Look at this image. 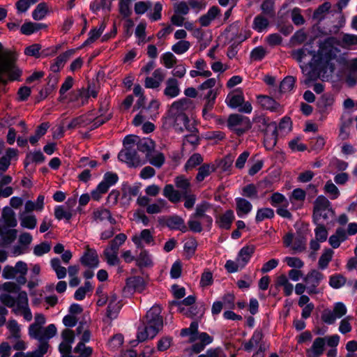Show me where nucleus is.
Masks as SVG:
<instances>
[{"mask_svg": "<svg viewBox=\"0 0 357 357\" xmlns=\"http://www.w3.org/2000/svg\"><path fill=\"white\" fill-rule=\"evenodd\" d=\"M338 40L331 36L320 41L317 51L310 44L292 51V57L299 63L302 73L307 77L304 83L308 85L319 77L326 78L335 70L340 50Z\"/></svg>", "mask_w": 357, "mask_h": 357, "instance_id": "nucleus-1", "label": "nucleus"}, {"mask_svg": "<svg viewBox=\"0 0 357 357\" xmlns=\"http://www.w3.org/2000/svg\"><path fill=\"white\" fill-rule=\"evenodd\" d=\"M2 303L12 308V311L16 315L23 316L24 320L30 321L33 319V314L29 305L28 296L26 291L19 289L0 296Z\"/></svg>", "mask_w": 357, "mask_h": 357, "instance_id": "nucleus-2", "label": "nucleus"}, {"mask_svg": "<svg viewBox=\"0 0 357 357\" xmlns=\"http://www.w3.org/2000/svg\"><path fill=\"white\" fill-rule=\"evenodd\" d=\"M160 313L161 309L158 305H153L146 312V326L142 328H139L136 340L137 342L155 337L162 329L163 319Z\"/></svg>", "mask_w": 357, "mask_h": 357, "instance_id": "nucleus-3", "label": "nucleus"}, {"mask_svg": "<svg viewBox=\"0 0 357 357\" xmlns=\"http://www.w3.org/2000/svg\"><path fill=\"white\" fill-rule=\"evenodd\" d=\"M3 45L0 43V82L7 77L9 80H18L21 76V70L14 63L15 55L8 50L1 54Z\"/></svg>", "mask_w": 357, "mask_h": 357, "instance_id": "nucleus-4", "label": "nucleus"}, {"mask_svg": "<svg viewBox=\"0 0 357 357\" xmlns=\"http://www.w3.org/2000/svg\"><path fill=\"white\" fill-rule=\"evenodd\" d=\"M333 213L331 202L323 195L317 197L314 203L313 219L315 224L324 223Z\"/></svg>", "mask_w": 357, "mask_h": 357, "instance_id": "nucleus-5", "label": "nucleus"}, {"mask_svg": "<svg viewBox=\"0 0 357 357\" xmlns=\"http://www.w3.org/2000/svg\"><path fill=\"white\" fill-rule=\"evenodd\" d=\"M17 225L15 212L8 207H5L2 213V225L1 227V235H5L15 239L17 234V229H14Z\"/></svg>", "mask_w": 357, "mask_h": 357, "instance_id": "nucleus-6", "label": "nucleus"}, {"mask_svg": "<svg viewBox=\"0 0 357 357\" xmlns=\"http://www.w3.org/2000/svg\"><path fill=\"white\" fill-rule=\"evenodd\" d=\"M169 117L172 121V126L177 132L197 131L194 121H190L184 112H169Z\"/></svg>", "mask_w": 357, "mask_h": 357, "instance_id": "nucleus-7", "label": "nucleus"}, {"mask_svg": "<svg viewBox=\"0 0 357 357\" xmlns=\"http://www.w3.org/2000/svg\"><path fill=\"white\" fill-rule=\"evenodd\" d=\"M347 312L346 305L342 302L334 303L333 309H324L321 314V321L327 324L332 325L337 319L342 318Z\"/></svg>", "mask_w": 357, "mask_h": 357, "instance_id": "nucleus-8", "label": "nucleus"}, {"mask_svg": "<svg viewBox=\"0 0 357 357\" xmlns=\"http://www.w3.org/2000/svg\"><path fill=\"white\" fill-rule=\"evenodd\" d=\"M139 152L136 146H126V149L121 150L118 154V158L120 161L126 163L129 167H138L144 164Z\"/></svg>", "mask_w": 357, "mask_h": 357, "instance_id": "nucleus-9", "label": "nucleus"}, {"mask_svg": "<svg viewBox=\"0 0 357 357\" xmlns=\"http://www.w3.org/2000/svg\"><path fill=\"white\" fill-rule=\"evenodd\" d=\"M227 126L238 135H241L251 128V123L248 117L235 114L229 116Z\"/></svg>", "mask_w": 357, "mask_h": 357, "instance_id": "nucleus-10", "label": "nucleus"}, {"mask_svg": "<svg viewBox=\"0 0 357 357\" xmlns=\"http://www.w3.org/2000/svg\"><path fill=\"white\" fill-rule=\"evenodd\" d=\"M57 333L56 327L54 324H49L47 327H40L36 328L34 332L29 333L31 338L37 340L40 345L45 344L48 347V341L56 335Z\"/></svg>", "mask_w": 357, "mask_h": 357, "instance_id": "nucleus-11", "label": "nucleus"}, {"mask_svg": "<svg viewBox=\"0 0 357 357\" xmlns=\"http://www.w3.org/2000/svg\"><path fill=\"white\" fill-rule=\"evenodd\" d=\"M263 333L261 330L257 329L254 331L251 338L243 343V349L247 352H250L255 349H257V351L254 354V356L260 355L266 350V345L262 342Z\"/></svg>", "mask_w": 357, "mask_h": 357, "instance_id": "nucleus-12", "label": "nucleus"}, {"mask_svg": "<svg viewBox=\"0 0 357 357\" xmlns=\"http://www.w3.org/2000/svg\"><path fill=\"white\" fill-rule=\"evenodd\" d=\"M283 243L295 253L301 252L305 249V239L301 235L295 236L292 233H287L283 237Z\"/></svg>", "mask_w": 357, "mask_h": 357, "instance_id": "nucleus-13", "label": "nucleus"}, {"mask_svg": "<svg viewBox=\"0 0 357 357\" xmlns=\"http://www.w3.org/2000/svg\"><path fill=\"white\" fill-rule=\"evenodd\" d=\"M61 342L59 346L61 354L70 353L72 351V345L75 342V332L69 328L64 329L61 332Z\"/></svg>", "mask_w": 357, "mask_h": 357, "instance_id": "nucleus-14", "label": "nucleus"}, {"mask_svg": "<svg viewBox=\"0 0 357 357\" xmlns=\"http://www.w3.org/2000/svg\"><path fill=\"white\" fill-rule=\"evenodd\" d=\"M195 342H192V345L190 350L192 352L196 354H199L202 351L205 347L211 344L213 340V337L205 332L197 333V335H195Z\"/></svg>", "mask_w": 357, "mask_h": 357, "instance_id": "nucleus-15", "label": "nucleus"}, {"mask_svg": "<svg viewBox=\"0 0 357 357\" xmlns=\"http://www.w3.org/2000/svg\"><path fill=\"white\" fill-rule=\"evenodd\" d=\"M165 77V73L162 68L155 69L151 76L146 77L144 86L147 89H155L160 87Z\"/></svg>", "mask_w": 357, "mask_h": 357, "instance_id": "nucleus-16", "label": "nucleus"}, {"mask_svg": "<svg viewBox=\"0 0 357 357\" xmlns=\"http://www.w3.org/2000/svg\"><path fill=\"white\" fill-rule=\"evenodd\" d=\"M132 241L137 248H143L146 245L153 244L154 240L150 230L144 229L139 234L133 235Z\"/></svg>", "mask_w": 357, "mask_h": 357, "instance_id": "nucleus-17", "label": "nucleus"}, {"mask_svg": "<svg viewBox=\"0 0 357 357\" xmlns=\"http://www.w3.org/2000/svg\"><path fill=\"white\" fill-rule=\"evenodd\" d=\"M80 262L84 266L96 268L99 265V258L95 249L87 248L80 258Z\"/></svg>", "mask_w": 357, "mask_h": 357, "instance_id": "nucleus-18", "label": "nucleus"}, {"mask_svg": "<svg viewBox=\"0 0 357 357\" xmlns=\"http://www.w3.org/2000/svg\"><path fill=\"white\" fill-rule=\"evenodd\" d=\"M163 93L169 99L178 96L181 93V89L178 79L174 77H169L165 82Z\"/></svg>", "mask_w": 357, "mask_h": 357, "instance_id": "nucleus-19", "label": "nucleus"}, {"mask_svg": "<svg viewBox=\"0 0 357 357\" xmlns=\"http://www.w3.org/2000/svg\"><path fill=\"white\" fill-rule=\"evenodd\" d=\"M195 296L190 295L181 301H173L172 304L178 307L179 312L185 314L187 317H192L196 315V313L194 312L195 308L191 307L185 310L183 305L190 306L195 303Z\"/></svg>", "mask_w": 357, "mask_h": 357, "instance_id": "nucleus-20", "label": "nucleus"}, {"mask_svg": "<svg viewBox=\"0 0 357 357\" xmlns=\"http://www.w3.org/2000/svg\"><path fill=\"white\" fill-rule=\"evenodd\" d=\"M18 151L14 148H8L4 155L0 157V175L5 172L10 165L12 160H17Z\"/></svg>", "mask_w": 357, "mask_h": 357, "instance_id": "nucleus-21", "label": "nucleus"}, {"mask_svg": "<svg viewBox=\"0 0 357 357\" xmlns=\"http://www.w3.org/2000/svg\"><path fill=\"white\" fill-rule=\"evenodd\" d=\"M255 251V248L252 245L243 246L238 252L236 261L241 265V268H244L250 261Z\"/></svg>", "mask_w": 357, "mask_h": 357, "instance_id": "nucleus-22", "label": "nucleus"}, {"mask_svg": "<svg viewBox=\"0 0 357 357\" xmlns=\"http://www.w3.org/2000/svg\"><path fill=\"white\" fill-rule=\"evenodd\" d=\"M136 149L139 153L144 154L146 158L150 157L154 151L155 143L149 137L139 138L136 142Z\"/></svg>", "mask_w": 357, "mask_h": 357, "instance_id": "nucleus-23", "label": "nucleus"}, {"mask_svg": "<svg viewBox=\"0 0 357 357\" xmlns=\"http://www.w3.org/2000/svg\"><path fill=\"white\" fill-rule=\"evenodd\" d=\"M121 304L116 295L112 294L109 296V304L107 309V317L110 319H115L120 312Z\"/></svg>", "mask_w": 357, "mask_h": 357, "instance_id": "nucleus-24", "label": "nucleus"}, {"mask_svg": "<svg viewBox=\"0 0 357 357\" xmlns=\"http://www.w3.org/2000/svg\"><path fill=\"white\" fill-rule=\"evenodd\" d=\"M235 202L236 213L239 218L246 217L252 210V204L245 198L236 197Z\"/></svg>", "mask_w": 357, "mask_h": 357, "instance_id": "nucleus-25", "label": "nucleus"}, {"mask_svg": "<svg viewBox=\"0 0 357 357\" xmlns=\"http://www.w3.org/2000/svg\"><path fill=\"white\" fill-rule=\"evenodd\" d=\"M146 283L142 277L132 276L126 280V288L128 291L142 292L145 289Z\"/></svg>", "mask_w": 357, "mask_h": 357, "instance_id": "nucleus-26", "label": "nucleus"}, {"mask_svg": "<svg viewBox=\"0 0 357 357\" xmlns=\"http://www.w3.org/2000/svg\"><path fill=\"white\" fill-rule=\"evenodd\" d=\"M257 98L259 104L264 109L269 110L272 112H277L280 111V105L273 98L263 95L257 96Z\"/></svg>", "mask_w": 357, "mask_h": 357, "instance_id": "nucleus-27", "label": "nucleus"}, {"mask_svg": "<svg viewBox=\"0 0 357 357\" xmlns=\"http://www.w3.org/2000/svg\"><path fill=\"white\" fill-rule=\"evenodd\" d=\"M235 218L232 210H227L216 219V224L221 229H229Z\"/></svg>", "mask_w": 357, "mask_h": 357, "instance_id": "nucleus-28", "label": "nucleus"}, {"mask_svg": "<svg viewBox=\"0 0 357 357\" xmlns=\"http://www.w3.org/2000/svg\"><path fill=\"white\" fill-rule=\"evenodd\" d=\"M20 225L22 227L33 229L37 225V218L33 213H26V212H22L19 215Z\"/></svg>", "mask_w": 357, "mask_h": 357, "instance_id": "nucleus-29", "label": "nucleus"}, {"mask_svg": "<svg viewBox=\"0 0 357 357\" xmlns=\"http://www.w3.org/2000/svg\"><path fill=\"white\" fill-rule=\"evenodd\" d=\"M244 101V96L241 91L230 93L227 95L225 102L231 109H236Z\"/></svg>", "mask_w": 357, "mask_h": 357, "instance_id": "nucleus-30", "label": "nucleus"}, {"mask_svg": "<svg viewBox=\"0 0 357 357\" xmlns=\"http://www.w3.org/2000/svg\"><path fill=\"white\" fill-rule=\"evenodd\" d=\"M73 54V50H70L58 56L50 66L51 71L53 73L59 72L61 68L63 67L65 63Z\"/></svg>", "mask_w": 357, "mask_h": 357, "instance_id": "nucleus-31", "label": "nucleus"}, {"mask_svg": "<svg viewBox=\"0 0 357 357\" xmlns=\"http://www.w3.org/2000/svg\"><path fill=\"white\" fill-rule=\"evenodd\" d=\"M216 170V166L213 163H204L198 168L195 179L197 182L203 181L206 177Z\"/></svg>", "mask_w": 357, "mask_h": 357, "instance_id": "nucleus-32", "label": "nucleus"}, {"mask_svg": "<svg viewBox=\"0 0 357 357\" xmlns=\"http://www.w3.org/2000/svg\"><path fill=\"white\" fill-rule=\"evenodd\" d=\"M93 218L97 222H102L107 220L112 225L116 224V220L112 218L111 212L105 208H98L93 213Z\"/></svg>", "mask_w": 357, "mask_h": 357, "instance_id": "nucleus-33", "label": "nucleus"}, {"mask_svg": "<svg viewBox=\"0 0 357 357\" xmlns=\"http://www.w3.org/2000/svg\"><path fill=\"white\" fill-rule=\"evenodd\" d=\"M167 226L172 230H179L182 232L187 231V227L183 218L178 215H173L167 219Z\"/></svg>", "mask_w": 357, "mask_h": 357, "instance_id": "nucleus-34", "label": "nucleus"}, {"mask_svg": "<svg viewBox=\"0 0 357 357\" xmlns=\"http://www.w3.org/2000/svg\"><path fill=\"white\" fill-rule=\"evenodd\" d=\"M326 345L325 338L317 337L309 351L307 354L309 356H319L323 354Z\"/></svg>", "mask_w": 357, "mask_h": 357, "instance_id": "nucleus-35", "label": "nucleus"}, {"mask_svg": "<svg viewBox=\"0 0 357 357\" xmlns=\"http://www.w3.org/2000/svg\"><path fill=\"white\" fill-rule=\"evenodd\" d=\"M347 67L349 72L347 77V82L349 86H354L357 82V79L355 78L356 74L357 73V57L349 59L347 62Z\"/></svg>", "mask_w": 357, "mask_h": 357, "instance_id": "nucleus-36", "label": "nucleus"}, {"mask_svg": "<svg viewBox=\"0 0 357 357\" xmlns=\"http://www.w3.org/2000/svg\"><path fill=\"white\" fill-rule=\"evenodd\" d=\"M136 265L139 268L151 267L153 265L152 256L146 250H142L136 257Z\"/></svg>", "mask_w": 357, "mask_h": 357, "instance_id": "nucleus-37", "label": "nucleus"}, {"mask_svg": "<svg viewBox=\"0 0 357 357\" xmlns=\"http://www.w3.org/2000/svg\"><path fill=\"white\" fill-rule=\"evenodd\" d=\"M275 286L282 287L284 294L287 296L291 295V294L293 293L294 286L291 283L289 282L287 276L284 274H282L277 278Z\"/></svg>", "mask_w": 357, "mask_h": 357, "instance_id": "nucleus-38", "label": "nucleus"}, {"mask_svg": "<svg viewBox=\"0 0 357 357\" xmlns=\"http://www.w3.org/2000/svg\"><path fill=\"white\" fill-rule=\"evenodd\" d=\"M324 278L321 273L317 270H312L303 278V280L306 284L319 286Z\"/></svg>", "mask_w": 357, "mask_h": 357, "instance_id": "nucleus-39", "label": "nucleus"}, {"mask_svg": "<svg viewBox=\"0 0 357 357\" xmlns=\"http://www.w3.org/2000/svg\"><path fill=\"white\" fill-rule=\"evenodd\" d=\"M268 25V18L262 15H258L254 18L252 29L258 33H262L267 30Z\"/></svg>", "mask_w": 357, "mask_h": 357, "instance_id": "nucleus-40", "label": "nucleus"}, {"mask_svg": "<svg viewBox=\"0 0 357 357\" xmlns=\"http://www.w3.org/2000/svg\"><path fill=\"white\" fill-rule=\"evenodd\" d=\"M334 102L333 95L324 94L318 101V107L321 112H327L332 108Z\"/></svg>", "mask_w": 357, "mask_h": 357, "instance_id": "nucleus-41", "label": "nucleus"}, {"mask_svg": "<svg viewBox=\"0 0 357 357\" xmlns=\"http://www.w3.org/2000/svg\"><path fill=\"white\" fill-rule=\"evenodd\" d=\"M163 195L173 203L179 202L182 197L181 194L178 190H175L174 186L171 184L165 186Z\"/></svg>", "mask_w": 357, "mask_h": 357, "instance_id": "nucleus-42", "label": "nucleus"}, {"mask_svg": "<svg viewBox=\"0 0 357 357\" xmlns=\"http://www.w3.org/2000/svg\"><path fill=\"white\" fill-rule=\"evenodd\" d=\"M190 100L187 98H182L176 101H174L170 106L169 112H184L185 110L189 109Z\"/></svg>", "mask_w": 357, "mask_h": 357, "instance_id": "nucleus-43", "label": "nucleus"}, {"mask_svg": "<svg viewBox=\"0 0 357 357\" xmlns=\"http://www.w3.org/2000/svg\"><path fill=\"white\" fill-rule=\"evenodd\" d=\"M118 181L119 176L116 173L107 172L104 174L102 180L99 183L108 191Z\"/></svg>", "mask_w": 357, "mask_h": 357, "instance_id": "nucleus-44", "label": "nucleus"}, {"mask_svg": "<svg viewBox=\"0 0 357 357\" xmlns=\"http://www.w3.org/2000/svg\"><path fill=\"white\" fill-rule=\"evenodd\" d=\"M45 158V155L40 150L29 152L26 155L24 166L27 167L31 163H42Z\"/></svg>", "mask_w": 357, "mask_h": 357, "instance_id": "nucleus-45", "label": "nucleus"}, {"mask_svg": "<svg viewBox=\"0 0 357 357\" xmlns=\"http://www.w3.org/2000/svg\"><path fill=\"white\" fill-rule=\"evenodd\" d=\"M50 266L55 272L58 279L61 280L66 277V268L61 265V261L58 257L52 258L50 260Z\"/></svg>", "mask_w": 357, "mask_h": 357, "instance_id": "nucleus-46", "label": "nucleus"}, {"mask_svg": "<svg viewBox=\"0 0 357 357\" xmlns=\"http://www.w3.org/2000/svg\"><path fill=\"white\" fill-rule=\"evenodd\" d=\"M105 29L104 23H101L98 28L92 29L89 33L88 38L84 42L82 46H86L94 43L102 33Z\"/></svg>", "mask_w": 357, "mask_h": 357, "instance_id": "nucleus-47", "label": "nucleus"}, {"mask_svg": "<svg viewBox=\"0 0 357 357\" xmlns=\"http://www.w3.org/2000/svg\"><path fill=\"white\" fill-rule=\"evenodd\" d=\"M7 329L10 333V339H19L21 337V327L15 319H10L6 324Z\"/></svg>", "mask_w": 357, "mask_h": 357, "instance_id": "nucleus-48", "label": "nucleus"}, {"mask_svg": "<svg viewBox=\"0 0 357 357\" xmlns=\"http://www.w3.org/2000/svg\"><path fill=\"white\" fill-rule=\"evenodd\" d=\"M45 27V25L43 24L29 22L22 24L20 31L22 33L29 36Z\"/></svg>", "mask_w": 357, "mask_h": 357, "instance_id": "nucleus-49", "label": "nucleus"}, {"mask_svg": "<svg viewBox=\"0 0 357 357\" xmlns=\"http://www.w3.org/2000/svg\"><path fill=\"white\" fill-rule=\"evenodd\" d=\"M175 185L176 188H179L182 193L181 195L190 192V189L191 186L190 181L185 176L181 175L176 176L174 180Z\"/></svg>", "mask_w": 357, "mask_h": 357, "instance_id": "nucleus-50", "label": "nucleus"}, {"mask_svg": "<svg viewBox=\"0 0 357 357\" xmlns=\"http://www.w3.org/2000/svg\"><path fill=\"white\" fill-rule=\"evenodd\" d=\"M93 285L89 281H86L84 285L79 287L74 294V298L77 301H82L88 293L93 291Z\"/></svg>", "mask_w": 357, "mask_h": 357, "instance_id": "nucleus-51", "label": "nucleus"}, {"mask_svg": "<svg viewBox=\"0 0 357 357\" xmlns=\"http://www.w3.org/2000/svg\"><path fill=\"white\" fill-rule=\"evenodd\" d=\"M204 160L203 157L200 153H195L192 154L189 159L187 160L184 165V169L185 171H188L192 169L197 166L201 165Z\"/></svg>", "mask_w": 357, "mask_h": 357, "instance_id": "nucleus-52", "label": "nucleus"}, {"mask_svg": "<svg viewBox=\"0 0 357 357\" xmlns=\"http://www.w3.org/2000/svg\"><path fill=\"white\" fill-rule=\"evenodd\" d=\"M274 211L271 208H259L257 211L255 216V221L260 222L265 219H271L274 217Z\"/></svg>", "mask_w": 357, "mask_h": 357, "instance_id": "nucleus-53", "label": "nucleus"}, {"mask_svg": "<svg viewBox=\"0 0 357 357\" xmlns=\"http://www.w3.org/2000/svg\"><path fill=\"white\" fill-rule=\"evenodd\" d=\"M167 204L165 199H159L155 203L148 205L146 212L149 214L159 213L167 206Z\"/></svg>", "mask_w": 357, "mask_h": 357, "instance_id": "nucleus-54", "label": "nucleus"}, {"mask_svg": "<svg viewBox=\"0 0 357 357\" xmlns=\"http://www.w3.org/2000/svg\"><path fill=\"white\" fill-rule=\"evenodd\" d=\"M54 216L59 220L65 219L68 221L71 219L73 214L70 210L66 209L64 206H57L54 208Z\"/></svg>", "mask_w": 357, "mask_h": 357, "instance_id": "nucleus-55", "label": "nucleus"}, {"mask_svg": "<svg viewBox=\"0 0 357 357\" xmlns=\"http://www.w3.org/2000/svg\"><path fill=\"white\" fill-rule=\"evenodd\" d=\"M333 252L331 249L325 250L319 257L318 265L319 268L324 270L328 267L329 262L332 260Z\"/></svg>", "mask_w": 357, "mask_h": 357, "instance_id": "nucleus-56", "label": "nucleus"}, {"mask_svg": "<svg viewBox=\"0 0 357 357\" xmlns=\"http://www.w3.org/2000/svg\"><path fill=\"white\" fill-rule=\"evenodd\" d=\"M127 239L126 234L121 233L117 234L110 242L109 246L107 248L110 250L119 252V248Z\"/></svg>", "mask_w": 357, "mask_h": 357, "instance_id": "nucleus-57", "label": "nucleus"}, {"mask_svg": "<svg viewBox=\"0 0 357 357\" xmlns=\"http://www.w3.org/2000/svg\"><path fill=\"white\" fill-rule=\"evenodd\" d=\"M177 61L176 57L173 53L167 52L161 56V63L168 69L173 68Z\"/></svg>", "mask_w": 357, "mask_h": 357, "instance_id": "nucleus-58", "label": "nucleus"}, {"mask_svg": "<svg viewBox=\"0 0 357 357\" xmlns=\"http://www.w3.org/2000/svg\"><path fill=\"white\" fill-rule=\"evenodd\" d=\"M190 47V43L188 40H178L172 46V50L176 54L181 55L185 53Z\"/></svg>", "mask_w": 357, "mask_h": 357, "instance_id": "nucleus-59", "label": "nucleus"}, {"mask_svg": "<svg viewBox=\"0 0 357 357\" xmlns=\"http://www.w3.org/2000/svg\"><path fill=\"white\" fill-rule=\"evenodd\" d=\"M73 352L78 354V357H90L93 353V349L86 346L85 344L77 343Z\"/></svg>", "mask_w": 357, "mask_h": 357, "instance_id": "nucleus-60", "label": "nucleus"}, {"mask_svg": "<svg viewBox=\"0 0 357 357\" xmlns=\"http://www.w3.org/2000/svg\"><path fill=\"white\" fill-rule=\"evenodd\" d=\"M342 42L344 47L357 49V35L345 33L342 36Z\"/></svg>", "mask_w": 357, "mask_h": 357, "instance_id": "nucleus-61", "label": "nucleus"}, {"mask_svg": "<svg viewBox=\"0 0 357 357\" xmlns=\"http://www.w3.org/2000/svg\"><path fill=\"white\" fill-rule=\"evenodd\" d=\"M149 163L157 168H160L162 166L165 162V156L162 153H154V151L151 153V156L146 157Z\"/></svg>", "mask_w": 357, "mask_h": 357, "instance_id": "nucleus-62", "label": "nucleus"}, {"mask_svg": "<svg viewBox=\"0 0 357 357\" xmlns=\"http://www.w3.org/2000/svg\"><path fill=\"white\" fill-rule=\"evenodd\" d=\"M324 191L331 199H335L340 196L338 188L331 181H328L326 183Z\"/></svg>", "mask_w": 357, "mask_h": 357, "instance_id": "nucleus-63", "label": "nucleus"}, {"mask_svg": "<svg viewBox=\"0 0 357 357\" xmlns=\"http://www.w3.org/2000/svg\"><path fill=\"white\" fill-rule=\"evenodd\" d=\"M47 13V6L45 3H39L32 12V17L35 20H41L46 16Z\"/></svg>", "mask_w": 357, "mask_h": 357, "instance_id": "nucleus-64", "label": "nucleus"}]
</instances>
